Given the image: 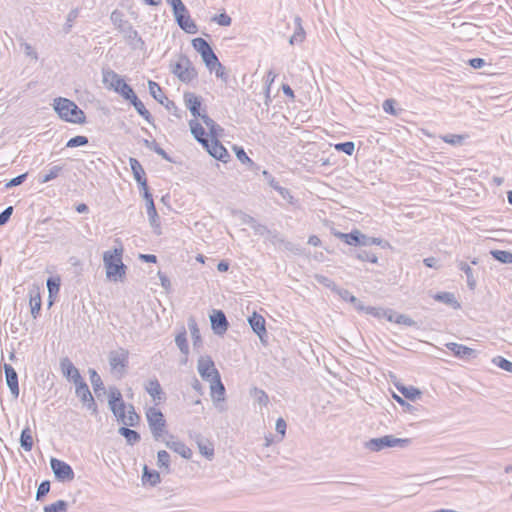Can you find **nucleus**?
I'll return each instance as SVG.
<instances>
[{
	"mask_svg": "<svg viewBox=\"0 0 512 512\" xmlns=\"http://www.w3.org/2000/svg\"><path fill=\"white\" fill-rule=\"evenodd\" d=\"M252 396L260 405L267 406L269 403V397L267 393L262 389L254 388L252 391Z\"/></svg>",
	"mask_w": 512,
	"mask_h": 512,
	"instance_id": "obj_51",
	"label": "nucleus"
},
{
	"mask_svg": "<svg viewBox=\"0 0 512 512\" xmlns=\"http://www.w3.org/2000/svg\"><path fill=\"white\" fill-rule=\"evenodd\" d=\"M441 139L451 145H460L463 142L464 137L458 134H446L441 136Z\"/></svg>",
	"mask_w": 512,
	"mask_h": 512,
	"instance_id": "obj_58",
	"label": "nucleus"
},
{
	"mask_svg": "<svg viewBox=\"0 0 512 512\" xmlns=\"http://www.w3.org/2000/svg\"><path fill=\"white\" fill-rule=\"evenodd\" d=\"M361 238H362L361 246L378 245V246L385 247L386 245H388V243L385 242L384 240H382L381 238L369 237L363 233H362Z\"/></svg>",
	"mask_w": 512,
	"mask_h": 512,
	"instance_id": "obj_50",
	"label": "nucleus"
},
{
	"mask_svg": "<svg viewBox=\"0 0 512 512\" xmlns=\"http://www.w3.org/2000/svg\"><path fill=\"white\" fill-rule=\"evenodd\" d=\"M157 465L159 468H164L167 472L170 471V455L167 451L161 450L157 453Z\"/></svg>",
	"mask_w": 512,
	"mask_h": 512,
	"instance_id": "obj_47",
	"label": "nucleus"
},
{
	"mask_svg": "<svg viewBox=\"0 0 512 512\" xmlns=\"http://www.w3.org/2000/svg\"><path fill=\"white\" fill-rule=\"evenodd\" d=\"M145 390L155 401H162L165 399V393L163 392V389L156 378L147 382L145 385Z\"/></svg>",
	"mask_w": 512,
	"mask_h": 512,
	"instance_id": "obj_24",
	"label": "nucleus"
},
{
	"mask_svg": "<svg viewBox=\"0 0 512 512\" xmlns=\"http://www.w3.org/2000/svg\"><path fill=\"white\" fill-rule=\"evenodd\" d=\"M411 444V439L408 438H396L393 435H385L379 438H372L365 442V448L373 451L379 452L386 448H406Z\"/></svg>",
	"mask_w": 512,
	"mask_h": 512,
	"instance_id": "obj_4",
	"label": "nucleus"
},
{
	"mask_svg": "<svg viewBox=\"0 0 512 512\" xmlns=\"http://www.w3.org/2000/svg\"><path fill=\"white\" fill-rule=\"evenodd\" d=\"M204 147L211 156L224 163H226L230 157L227 149L216 138H211L209 142H207V146Z\"/></svg>",
	"mask_w": 512,
	"mask_h": 512,
	"instance_id": "obj_16",
	"label": "nucleus"
},
{
	"mask_svg": "<svg viewBox=\"0 0 512 512\" xmlns=\"http://www.w3.org/2000/svg\"><path fill=\"white\" fill-rule=\"evenodd\" d=\"M248 322L253 332L257 334L258 337L263 341V337L267 334L265 318L262 315L254 312L252 316L248 318Z\"/></svg>",
	"mask_w": 512,
	"mask_h": 512,
	"instance_id": "obj_21",
	"label": "nucleus"
},
{
	"mask_svg": "<svg viewBox=\"0 0 512 512\" xmlns=\"http://www.w3.org/2000/svg\"><path fill=\"white\" fill-rule=\"evenodd\" d=\"M129 163L136 182L139 184V186H146L147 179L145 177V171L140 162L136 158H130Z\"/></svg>",
	"mask_w": 512,
	"mask_h": 512,
	"instance_id": "obj_25",
	"label": "nucleus"
},
{
	"mask_svg": "<svg viewBox=\"0 0 512 512\" xmlns=\"http://www.w3.org/2000/svg\"><path fill=\"white\" fill-rule=\"evenodd\" d=\"M458 268H459V270H461L465 273V275L467 277V285H468L469 289L474 290L476 287V279L473 276V271H472V268L470 267V265L467 264L466 262L461 261L458 264Z\"/></svg>",
	"mask_w": 512,
	"mask_h": 512,
	"instance_id": "obj_42",
	"label": "nucleus"
},
{
	"mask_svg": "<svg viewBox=\"0 0 512 512\" xmlns=\"http://www.w3.org/2000/svg\"><path fill=\"white\" fill-rule=\"evenodd\" d=\"M61 279L59 276L49 277L47 279V289L49 293V305H52L53 298L57 296L60 290Z\"/></svg>",
	"mask_w": 512,
	"mask_h": 512,
	"instance_id": "obj_35",
	"label": "nucleus"
},
{
	"mask_svg": "<svg viewBox=\"0 0 512 512\" xmlns=\"http://www.w3.org/2000/svg\"><path fill=\"white\" fill-rule=\"evenodd\" d=\"M184 103L187 109L191 112V114L197 118L201 116V106H202V99L201 97L197 96L196 94L192 92H185L183 95Z\"/></svg>",
	"mask_w": 512,
	"mask_h": 512,
	"instance_id": "obj_19",
	"label": "nucleus"
},
{
	"mask_svg": "<svg viewBox=\"0 0 512 512\" xmlns=\"http://www.w3.org/2000/svg\"><path fill=\"white\" fill-rule=\"evenodd\" d=\"M400 392L404 395L405 398L415 401L420 397V391L414 387H402L399 389Z\"/></svg>",
	"mask_w": 512,
	"mask_h": 512,
	"instance_id": "obj_53",
	"label": "nucleus"
},
{
	"mask_svg": "<svg viewBox=\"0 0 512 512\" xmlns=\"http://www.w3.org/2000/svg\"><path fill=\"white\" fill-rule=\"evenodd\" d=\"M68 503L64 500H58L44 507V512H67Z\"/></svg>",
	"mask_w": 512,
	"mask_h": 512,
	"instance_id": "obj_48",
	"label": "nucleus"
},
{
	"mask_svg": "<svg viewBox=\"0 0 512 512\" xmlns=\"http://www.w3.org/2000/svg\"><path fill=\"white\" fill-rule=\"evenodd\" d=\"M142 480L144 483H149L151 486H156L160 483L161 478L156 470H149L147 466H144Z\"/></svg>",
	"mask_w": 512,
	"mask_h": 512,
	"instance_id": "obj_41",
	"label": "nucleus"
},
{
	"mask_svg": "<svg viewBox=\"0 0 512 512\" xmlns=\"http://www.w3.org/2000/svg\"><path fill=\"white\" fill-rule=\"evenodd\" d=\"M212 21L216 22L220 26L226 27L231 25L232 19L227 13L223 12L218 15H215L212 18Z\"/></svg>",
	"mask_w": 512,
	"mask_h": 512,
	"instance_id": "obj_57",
	"label": "nucleus"
},
{
	"mask_svg": "<svg viewBox=\"0 0 512 512\" xmlns=\"http://www.w3.org/2000/svg\"><path fill=\"white\" fill-rule=\"evenodd\" d=\"M362 233L359 230H353L350 233H339L338 237L347 245L361 246Z\"/></svg>",
	"mask_w": 512,
	"mask_h": 512,
	"instance_id": "obj_33",
	"label": "nucleus"
},
{
	"mask_svg": "<svg viewBox=\"0 0 512 512\" xmlns=\"http://www.w3.org/2000/svg\"><path fill=\"white\" fill-rule=\"evenodd\" d=\"M175 343L179 350L181 351V353L185 356L184 360L182 361V363L185 364L187 362V356L189 354V345L187 341V333L185 328H182V331L176 335Z\"/></svg>",
	"mask_w": 512,
	"mask_h": 512,
	"instance_id": "obj_31",
	"label": "nucleus"
},
{
	"mask_svg": "<svg viewBox=\"0 0 512 512\" xmlns=\"http://www.w3.org/2000/svg\"><path fill=\"white\" fill-rule=\"evenodd\" d=\"M165 444L169 449L178 453L180 456H182L185 459H190L192 457L191 449L185 443H183L181 441L168 440V441H166Z\"/></svg>",
	"mask_w": 512,
	"mask_h": 512,
	"instance_id": "obj_26",
	"label": "nucleus"
},
{
	"mask_svg": "<svg viewBox=\"0 0 512 512\" xmlns=\"http://www.w3.org/2000/svg\"><path fill=\"white\" fill-rule=\"evenodd\" d=\"M139 421H140V417L136 413V411L134 409V406L133 405H128L127 406L126 417H125V420L123 422V425H124L123 427H134V426H137L139 424Z\"/></svg>",
	"mask_w": 512,
	"mask_h": 512,
	"instance_id": "obj_40",
	"label": "nucleus"
},
{
	"mask_svg": "<svg viewBox=\"0 0 512 512\" xmlns=\"http://www.w3.org/2000/svg\"><path fill=\"white\" fill-rule=\"evenodd\" d=\"M102 81L107 89L118 93L125 100L134 92L132 87L118 73L111 69H104L102 71Z\"/></svg>",
	"mask_w": 512,
	"mask_h": 512,
	"instance_id": "obj_3",
	"label": "nucleus"
},
{
	"mask_svg": "<svg viewBox=\"0 0 512 512\" xmlns=\"http://www.w3.org/2000/svg\"><path fill=\"white\" fill-rule=\"evenodd\" d=\"M356 258L361 261L370 262V263H377V261H378V257L376 256V254L366 251V250L358 251L356 254Z\"/></svg>",
	"mask_w": 512,
	"mask_h": 512,
	"instance_id": "obj_55",
	"label": "nucleus"
},
{
	"mask_svg": "<svg viewBox=\"0 0 512 512\" xmlns=\"http://www.w3.org/2000/svg\"><path fill=\"white\" fill-rule=\"evenodd\" d=\"M60 366L63 372V375L68 379L72 380L75 385L81 383L83 380L80 375L79 370L74 366V364L68 359L63 358L60 362Z\"/></svg>",
	"mask_w": 512,
	"mask_h": 512,
	"instance_id": "obj_18",
	"label": "nucleus"
},
{
	"mask_svg": "<svg viewBox=\"0 0 512 512\" xmlns=\"http://www.w3.org/2000/svg\"><path fill=\"white\" fill-rule=\"evenodd\" d=\"M210 390H211V398L215 404V406L223 410L224 408L219 405V403L224 402L225 400V386L221 381V376L219 371H215V375L212 381H210Z\"/></svg>",
	"mask_w": 512,
	"mask_h": 512,
	"instance_id": "obj_12",
	"label": "nucleus"
},
{
	"mask_svg": "<svg viewBox=\"0 0 512 512\" xmlns=\"http://www.w3.org/2000/svg\"><path fill=\"white\" fill-rule=\"evenodd\" d=\"M146 418L154 439L159 440L166 427V420L164 419L163 413L155 407H150L146 411Z\"/></svg>",
	"mask_w": 512,
	"mask_h": 512,
	"instance_id": "obj_9",
	"label": "nucleus"
},
{
	"mask_svg": "<svg viewBox=\"0 0 512 512\" xmlns=\"http://www.w3.org/2000/svg\"><path fill=\"white\" fill-rule=\"evenodd\" d=\"M109 406L117 420L123 424L126 417L127 405L123 400L121 392L117 388H111L109 391Z\"/></svg>",
	"mask_w": 512,
	"mask_h": 512,
	"instance_id": "obj_10",
	"label": "nucleus"
},
{
	"mask_svg": "<svg viewBox=\"0 0 512 512\" xmlns=\"http://www.w3.org/2000/svg\"><path fill=\"white\" fill-rule=\"evenodd\" d=\"M126 100L133 105V107L139 113V115H141L147 122H151V113L146 109L142 101L139 100L135 92H133Z\"/></svg>",
	"mask_w": 512,
	"mask_h": 512,
	"instance_id": "obj_27",
	"label": "nucleus"
},
{
	"mask_svg": "<svg viewBox=\"0 0 512 512\" xmlns=\"http://www.w3.org/2000/svg\"><path fill=\"white\" fill-rule=\"evenodd\" d=\"M143 144L146 148H148L149 150H152L154 151L156 154H158L159 156H161L163 159H165L166 161H171V158L170 156L165 152L164 149H162L159 144L155 141V140H148V139H144L143 140Z\"/></svg>",
	"mask_w": 512,
	"mask_h": 512,
	"instance_id": "obj_44",
	"label": "nucleus"
},
{
	"mask_svg": "<svg viewBox=\"0 0 512 512\" xmlns=\"http://www.w3.org/2000/svg\"><path fill=\"white\" fill-rule=\"evenodd\" d=\"M50 490V482L48 480L42 481L40 485L38 486L37 492H36V499L40 500L45 495L48 494Z\"/></svg>",
	"mask_w": 512,
	"mask_h": 512,
	"instance_id": "obj_60",
	"label": "nucleus"
},
{
	"mask_svg": "<svg viewBox=\"0 0 512 512\" xmlns=\"http://www.w3.org/2000/svg\"><path fill=\"white\" fill-rule=\"evenodd\" d=\"M88 373L90 376V381H91V385L93 387L94 392L97 393L100 390H104L103 381H102L100 375L97 373V371L95 369L90 368L88 370Z\"/></svg>",
	"mask_w": 512,
	"mask_h": 512,
	"instance_id": "obj_45",
	"label": "nucleus"
},
{
	"mask_svg": "<svg viewBox=\"0 0 512 512\" xmlns=\"http://www.w3.org/2000/svg\"><path fill=\"white\" fill-rule=\"evenodd\" d=\"M189 126L194 138L203 146H207V142H209L210 139L206 135L205 129L202 125L196 119H192L189 121Z\"/></svg>",
	"mask_w": 512,
	"mask_h": 512,
	"instance_id": "obj_23",
	"label": "nucleus"
},
{
	"mask_svg": "<svg viewBox=\"0 0 512 512\" xmlns=\"http://www.w3.org/2000/svg\"><path fill=\"white\" fill-rule=\"evenodd\" d=\"M110 20L126 39L137 40L143 44V40L139 37L137 30H135L132 24L124 18V14L121 11L114 10L110 15Z\"/></svg>",
	"mask_w": 512,
	"mask_h": 512,
	"instance_id": "obj_8",
	"label": "nucleus"
},
{
	"mask_svg": "<svg viewBox=\"0 0 512 512\" xmlns=\"http://www.w3.org/2000/svg\"><path fill=\"white\" fill-rule=\"evenodd\" d=\"M434 299L436 301L448 304L453 306L454 308H459L460 304L457 302L453 293L450 292H440L434 295Z\"/></svg>",
	"mask_w": 512,
	"mask_h": 512,
	"instance_id": "obj_43",
	"label": "nucleus"
},
{
	"mask_svg": "<svg viewBox=\"0 0 512 512\" xmlns=\"http://www.w3.org/2000/svg\"><path fill=\"white\" fill-rule=\"evenodd\" d=\"M211 327L215 334L223 335L229 326L226 315L222 310H214L210 315Z\"/></svg>",
	"mask_w": 512,
	"mask_h": 512,
	"instance_id": "obj_17",
	"label": "nucleus"
},
{
	"mask_svg": "<svg viewBox=\"0 0 512 512\" xmlns=\"http://www.w3.org/2000/svg\"><path fill=\"white\" fill-rule=\"evenodd\" d=\"M20 445L26 452H30L33 448V437L29 426L25 427L21 432Z\"/></svg>",
	"mask_w": 512,
	"mask_h": 512,
	"instance_id": "obj_39",
	"label": "nucleus"
},
{
	"mask_svg": "<svg viewBox=\"0 0 512 512\" xmlns=\"http://www.w3.org/2000/svg\"><path fill=\"white\" fill-rule=\"evenodd\" d=\"M336 293L340 296V298L344 301H347V302H350L352 304L355 305V307L357 308V306L359 304H362L353 294L350 293V291H348L347 289H343V288H337L336 290Z\"/></svg>",
	"mask_w": 512,
	"mask_h": 512,
	"instance_id": "obj_49",
	"label": "nucleus"
},
{
	"mask_svg": "<svg viewBox=\"0 0 512 512\" xmlns=\"http://www.w3.org/2000/svg\"><path fill=\"white\" fill-rule=\"evenodd\" d=\"M335 149L350 156L355 150V144L352 141L341 142L335 144Z\"/></svg>",
	"mask_w": 512,
	"mask_h": 512,
	"instance_id": "obj_52",
	"label": "nucleus"
},
{
	"mask_svg": "<svg viewBox=\"0 0 512 512\" xmlns=\"http://www.w3.org/2000/svg\"><path fill=\"white\" fill-rule=\"evenodd\" d=\"M197 370L202 379L210 382L213 380L215 371H218L215 368L214 361L208 355L200 356L197 363Z\"/></svg>",
	"mask_w": 512,
	"mask_h": 512,
	"instance_id": "obj_13",
	"label": "nucleus"
},
{
	"mask_svg": "<svg viewBox=\"0 0 512 512\" xmlns=\"http://www.w3.org/2000/svg\"><path fill=\"white\" fill-rule=\"evenodd\" d=\"M174 16L179 27L188 34H196L198 27L196 23L191 19L189 11L185 7V11H176Z\"/></svg>",
	"mask_w": 512,
	"mask_h": 512,
	"instance_id": "obj_14",
	"label": "nucleus"
},
{
	"mask_svg": "<svg viewBox=\"0 0 512 512\" xmlns=\"http://www.w3.org/2000/svg\"><path fill=\"white\" fill-rule=\"evenodd\" d=\"M148 88L150 95L160 104H164V101L167 100V97L162 91L161 86L155 81H148Z\"/></svg>",
	"mask_w": 512,
	"mask_h": 512,
	"instance_id": "obj_38",
	"label": "nucleus"
},
{
	"mask_svg": "<svg viewBox=\"0 0 512 512\" xmlns=\"http://www.w3.org/2000/svg\"><path fill=\"white\" fill-rule=\"evenodd\" d=\"M146 209H147V215L149 218V222H150L151 227L153 228L154 233L157 235H161L162 230H161V225H160V219H159L155 204L151 203V205H149V207H147Z\"/></svg>",
	"mask_w": 512,
	"mask_h": 512,
	"instance_id": "obj_29",
	"label": "nucleus"
},
{
	"mask_svg": "<svg viewBox=\"0 0 512 512\" xmlns=\"http://www.w3.org/2000/svg\"><path fill=\"white\" fill-rule=\"evenodd\" d=\"M274 190H276L284 200H286L289 203H293L294 198L287 188L282 187L280 185H275Z\"/></svg>",
	"mask_w": 512,
	"mask_h": 512,
	"instance_id": "obj_64",
	"label": "nucleus"
},
{
	"mask_svg": "<svg viewBox=\"0 0 512 512\" xmlns=\"http://www.w3.org/2000/svg\"><path fill=\"white\" fill-rule=\"evenodd\" d=\"M3 368L5 372L6 383L11 391V394L17 398L19 396L18 375L10 364L5 363Z\"/></svg>",
	"mask_w": 512,
	"mask_h": 512,
	"instance_id": "obj_20",
	"label": "nucleus"
},
{
	"mask_svg": "<svg viewBox=\"0 0 512 512\" xmlns=\"http://www.w3.org/2000/svg\"><path fill=\"white\" fill-rule=\"evenodd\" d=\"M53 108L58 116L70 123L83 124L86 121L85 113L70 99L58 97L54 99Z\"/></svg>",
	"mask_w": 512,
	"mask_h": 512,
	"instance_id": "obj_2",
	"label": "nucleus"
},
{
	"mask_svg": "<svg viewBox=\"0 0 512 512\" xmlns=\"http://www.w3.org/2000/svg\"><path fill=\"white\" fill-rule=\"evenodd\" d=\"M76 386V395L80 398V400L86 405V408L93 413L97 412V404L89 390L88 385L85 381L75 385Z\"/></svg>",
	"mask_w": 512,
	"mask_h": 512,
	"instance_id": "obj_15",
	"label": "nucleus"
},
{
	"mask_svg": "<svg viewBox=\"0 0 512 512\" xmlns=\"http://www.w3.org/2000/svg\"><path fill=\"white\" fill-rule=\"evenodd\" d=\"M122 254V247L105 251L103 254L106 277L111 281H122L125 277L127 267L122 261Z\"/></svg>",
	"mask_w": 512,
	"mask_h": 512,
	"instance_id": "obj_1",
	"label": "nucleus"
},
{
	"mask_svg": "<svg viewBox=\"0 0 512 512\" xmlns=\"http://www.w3.org/2000/svg\"><path fill=\"white\" fill-rule=\"evenodd\" d=\"M188 327L191 333L194 349L202 346V338L196 321L193 318L188 320Z\"/></svg>",
	"mask_w": 512,
	"mask_h": 512,
	"instance_id": "obj_37",
	"label": "nucleus"
},
{
	"mask_svg": "<svg viewBox=\"0 0 512 512\" xmlns=\"http://www.w3.org/2000/svg\"><path fill=\"white\" fill-rule=\"evenodd\" d=\"M50 466L55 477L61 482L72 481L75 477L72 467L65 461L51 458Z\"/></svg>",
	"mask_w": 512,
	"mask_h": 512,
	"instance_id": "obj_11",
	"label": "nucleus"
},
{
	"mask_svg": "<svg viewBox=\"0 0 512 512\" xmlns=\"http://www.w3.org/2000/svg\"><path fill=\"white\" fill-rule=\"evenodd\" d=\"M27 175H28V173H23V174L18 175L15 178L9 180L8 182H6L5 188L10 189L12 187L21 185L26 180Z\"/></svg>",
	"mask_w": 512,
	"mask_h": 512,
	"instance_id": "obj_62",
	"label": "nucleus"
},
{
	"mask_svg": "<svg viewBox=\"0 0 512 512\" xmlns=\"http://www.w3.org/2000/svg\"><path fill=\"white\" fill-rule=\"evenodd\" d=\"M195 442L197 443L199 452L206 457L207 459L211 460L214 456V445L213 443L204 438L201 434H196L194 437Z\"/></svg>",
	"mask_w": 512,
	"mask_h": 512,
	"instance_id": "obj_22",
	"label": "nucleus"
},
{
	"mask_svg": "<svg viewBox=\"0 0 512 512\" xmlns=\"http://www.w3.org/2000/svg\"><path fill=\"white\" fill-rule=\"evenodd\" d=\"M31 314L34 318H37L41 309V298L39 295L31 297L30 299Z\"/></svg>",
	"mask_w": 512,
	"mask_h": 512,
	"instance_id": "obj_59",
	"label": "nucleus"
},
{
	"mask_svg": "<svg viewBox=\"0 0 512 512\" xmlns=\"http://www.w3.org/2000/svg\"><path fill=\"white\" fill-rule=\"evenodd\" d=\"M316 279L317 281L324 285L325 287L331 289L332 291L336 292L338 286L335 284L334 281H332L331 279H329L328 277L326 276H323V275H316Z\"/></svg>",
	"mask_w": 512,
	"mask_h": 512,
	"instance_id": "obj_61",
	"label": "nucleus"
},
{
	"mask_svg": "<svg viewBox=\"0 0 512 512\" xmlns=\"http://www.w3.org/2000/svg\"><path fill=\"white\" fill-rule=\"evenodd\" d=\"M236 156L238 160L243 164H248L250 166L254 165L252 159L246 154L243 148L236 149Z\"/></svg>",
	"mask_w": 512,
	"mask_h": 512,
	"instance_id": "obj_63",
	"label": "nucleus"
},
{
	"mask_svg": "<svg viewBox=\"0 0 512 512\" xmlns=\"http://www.w3.org/2000/svg\"><path fill=\"white\" fill-rule=\"evenodd\" d=\"M63 171V166L54 165L46 173L40 174L38 177V182L40 184H44L56 179Z\"/></svg>",
	"mask_w": 512,
	"mask_h": 512,
	"instance_id": "obj_34",
	"label": "nucleus"
},
{
	"mask_svg": "<svg viewBox=\"0 0 512 512\" xmlns=\"http://www.w3.org/2000/svg\"><path fill=\"white\" fill-rule=\"evenodd\" d=\"M88 144V138L86 136L78 135L69 139L66 143V147L75 148Z\"/></svg>",
	"mask_w": 512,
	"mask_h": 512,
	"instance_id": "obj_54",
	"label": "nucleus"
},
{
	"mask_svg": "<svg viewBox=\"0 0 512 512\" xmlns=\"http://www.w3.org/2000/svg\"><path fill=\"white\" fill-rule=\"evenodd\" d=\"M171 72L184 83H190L197 77V71L192 62L183 55L175 64L171 65Z\"/></svg>",
	"mask_w": 512,
	"mask_h": 512,
	"instance_id": "obj_7",
	"label": "nucleus"
},
{
	"mask_svg": "<svg viewBox=\"0 0 512 512\" xmlns=\"http://www.w3.org/2000/svg\"><path fill=\"white\" fill-rule=\"evenodd\" d=\"M294 23H295V30L289 40V43L291 45L302 43L305 40V35H306L304 28L302 27V20L299 16L295 17Z\"/></svg>",
	"mask_w": 512,
	"mask_h": 512,
	"instance_id": "obj_30",
	"label": "nucleus"
},
{
	"mask_svg": "<svg viewBox=\"0 0 512 512\" xmlns=\"http://www.w3.org/2000/svg\"><path fill=\"white\" fill-rule=\"evenodd\" d=\"M118 433L123 436L127 444L131 446L138 443L141 439L140 434L137 431L130 429L129 427H120Z\"/></svg>",
	"mask_w": 512,
	"mask_h": 512,
	"instance_id": "obj_36",
	"label": "nucleus"
},
{
	"mask_svg": "<svg viewBox=\"0 0 512 512\" xmlns=\"http://www.w3.org/2000/svg\"><path fill=\"white\" fill-rule=\"evenodd\" d=\"M492 257L504 264H512V252L506 250H492Z\"/></svg>",
	"mask_w": 512,
	"mask_h": 512,
	"instance_id": "obj_46",
	"label": "nucleus"
},
{
	"mask_svg": "<svg viewBox=\"0 0 512 512\" xmlns=\"http://www.w3.org/2000/svg\"><path fill=\"white\" fill-rule=\"evenodd\" d=\"M108 361L111 373L117 378H122L129 364V352L124 348L112 350L109 352Z\"/></svg>",
	"mask_w": 512,
	"mask_h": 512,
	"instance_id": "obj_5",
	"label": "nucleus"
},
{
	"mask_svg": "<svg viewBox=\"0 0 512 512\" xmlns=\"http://www.w3.org/2000/svg\"><path fill=\"white\" fill-rule=\"evenodd\" d=\"M493 363L499 368L512 373V362L509 361L508 359L502 356H497L493 359Z\"/></svg>",
	"mask_w": 512,
	"mask_h": 512,
	"instance_id": "obj_56",
	"label": "nucleus"
},
{
	"mask_svg": "<svg viewBox=\"0 0 512 512\" xmlns=\"http://www.w3.org/2000/svg\"><path fill=\"white\" fill-rule=\"evenodd\" d=\"M447 349L453 352L456 357L467 359L474 354V350L458 343L450 342L446 344Z\"/></svg>",
	"mask_w": 512,
	"mask_h": 512,
	"instance_id": "obj_28",
	"label": "nucleus"
},
{
	"mask_svg": "<svg viewBox=\"0 0 512 512\" xmlns=\"http://www.w3.org/2000/svg\"><path fill=\"white\" fill-rule=\"evenodd\" d=\"M383 315L387 318L388 321L395 322L397 324H403L405 326H413L415 324V321L410 317L404 314L394 315L391 310L383 312Z\"/></svg>",
	"mask_w": 512,
	"mask_h": 512,
	"instance_id": "obj_32",
	"label": "nucleus"
},
{
	"mask_svg": "<svg viewBox=\"0 0 512 512\" xmlns=\"http://www.w3.org/2000/svg\"><path fill=\"white\" fill-rule=\"evenodd\" d=\"M192 46L198 53H200L202 60L209 71H213L216 66H220L218 57L205 39L200 37L193 39Z\"/></svg>",
	"mask_w": 512,
	"mask_h": 512,
	"instance_id": "obj_6",
	"label": "nucleus"
}]
</instances>
